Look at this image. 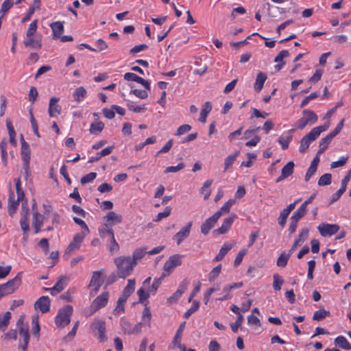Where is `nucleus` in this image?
<instances>
[{
	"label": "nucleus",
	"instance_id": "nucleus-2",
	"mask_svg": "<svg viewBox=\"0 0 351 351\" xmlns=\"http://www.w3.org/2000/svg\"><path fill=\"white\" fill-rule=\"evenodd\" d=\"M317 120L318 117L313 110H304L302 111V117L296 121L294 128L290 130L289 132L291 133L295 130H303L307 125L315 124Z\"/></svg>",
	"mask_w": 351,
	"mask_h": 351
},
{
	"label": "nucleus",
	"instance_id": "nucleus-43",
	"mask_svg": "<svg viewBox=\"0 0 351 351\" xmlns=\"http://www.w3.org/2000/svg\"><path fill=\"white\" fill-rule=\"evenodd\" d=\"M239 154V152H236L234 154L229 155L224 161V171L228 169L234 162Z\"/></svg>",
	"mask_w": 351,
	"mask_h": 351
},
{
	"label": "nucleus",
	"instance_id": "nucleus-13",
	"mask_svg": "<svg viewBox=\"0 0 351 351\" xmlns=\"http://www.w3.org/2000/svg\"><path fill=\"white\" fill-rule=\"evenodd\" d=\"M235 218L236 215L232 214L230 217L224 219L221 227L215 229L213 231V233L216 234H223L226 233L231 227Z\"/></svg>",
	"mask_w": 351,
	"mask_h": 351
},
{
	"label": "nucleus",
	"instance_id": "nucleus-26",
	"mask_svg": "<svg viewBox=\"0 0 351 351\" xmlns=\"http://www.w3.org/2000/svg\"><path fill=\"white\" fill-rule=\"evenodd\" d=\"M108 225L112 226L116 223H119L122 221V216L117 214L114 211L109 212L106 216Z\"/></svg>",
	"mask_w": 351,
	"mask_h": 351
},
{
	"label": "nucleus",
	"instance_id": "nucleus-53",
	"mask_svg": "<svg viewBox=\"0 0 351 351\" xmlns=\"http://www.w3.org/2000/svg\"><path fill=\"white\" fill-rule=\"evenodd\" d=\"M199 306V302L197 300H194L191 307L188 309L184 314V317L188 319L193 313H195Z\"/></svg>",
	"mask_w": 351,
	"mask_h": 351
},
{
	"label": "nucleus",
	"instance_id": "nucleus-23",
	"mask_svg": "<svg viewBox=\"0 0 351 351\" xmlns=\"http://www.w3.org/2000/svg\"><path fill=\"white\" fill-rule=\"evenodd\" d=\"M289 56V52L287 50H282L276 56L274 59V62L278 63L275 66V69L277 71H280L282 66L285 64V62L283 60V59L288 57Z\"/></svg>",
	"mask_w": 351,
	"mask_h": 351
},
{
	"label": "nucleus",
	"instance_id": "nucleus-52",
	"mask_svg": "<svg viewBox=\"0 0 351 351\" xmlns=\"http://www.w3.org/2000/svg\"><path fill=\"white\" fill-rule=\"evenodd\" d=\"M274 282H273V288L275 291H280L281 289V286L284 282V280L280 278V276L278 274H275L273 276Z\"/></svg>",
	"mask_w": 351,
	"mask_h": 351
},
{
	"label": "nucleus",
	"instance_id": "nucleus-12",
	"mask_svg": "<svg viewBox=\"0 0 351 351\" xmlns=\"http://www.w3.org/2000/svg\"><path fill=\"white\" fill-rule=\"evenodd\" d=\"M86 235L84 233H77L74 235L73 240L66 250V253H70L80 247L81 243Z\"/></svg>",
	"mask_w": 351,
	"mask_h": 351
},
{
	"label": "nucleus",
	"instance_id": "nucleus-25",
	"mask_svg": "<svg viewBox=\"0 0 351 351\" xmlns=\"http://www.w3.org/2000/svg\"><path fill=\"white\" fill-rule=\"evenodd\" d=\"M233 245L234 244L232 243H229L228 242L225 243L220 249L219 253L214 258L213 261L217 262L221 261L227 253L232 248Z\"/></svg>",
	"mask_w": 351,
	"mask_h": 351
},
{
	"label": "nucleus",
	"instance_id": "nucleus-56",
	"mask_svg": "<svg viewBox=\"0 0 351 351\" xmlns=\"http://www.w3.org/2000/svg\"><path fill=\"white\" fill-rule=\"evenodd\" d=\"M329 127V123H326L323 125L313 128L311 131L312 133L318 138L322 132L326 131Z\"/></svg>",
	"mask_w": 351,
	"mask_h": 351
},
{
	"label": "nucleus",
	"instance_id": "nucleus-15",
	"mask_svg": "<svg viewBox=\"0 0 351 351\" xmlns=\"http://www.w3.org/2000/svg\"><path fill=\"white\" fill-rule=\"evenodd\" d=\"M317 138L312 133L311 131L306 134L300 141L299 149L300 152L305 153L308 150L311 143Z\"/></svg>",
	"mask_w": 351,
	"mask_h": 351
},
{
	"label": "nucleus",
	"instance_id": "nucleus-29",
	"mask_svg": "<svg viewBox=\"0 0 351 351\" xmlns=\"http://www.w3.org/2000/svg\"><path fill=\"white\" fill-rule=\"evenodd\" d=\"M51 27L53 31V36L56 38H59L64 31L63 23L61 21H57L51 24Z\"/></svg>",
	"mask_w": 351,
	"mask_h": 351
},
{
	"label": "nucleus",
	"instance_id": "nucleus-49",
	"mask_svg": "<svg viewBox=\"0 0 351 351\" xmlns=\"http://www.w3.org/2000/svg\"><path fill=\"white\" fill-rule=\"evenodd\" d=\"M185 324L186 322H184L180 325L179 328H178L176 332L172 343H177V342L181 341L182 332L185 327Z\"/></svg>",
	"mask_w": 351,
	"mask_h": 351
},
{
	"label": "nucleus",
	"instance_id": "nucleus-6",
	"mask_svg": "<svg viewBox=\"0 0 351 351\" xmlns=\"http://www.w3.org/2000/svg\"><path fill=\"white\" fill-rule=\"evenodd\" d=\"M103 275L102 271H93L90 281L88 285V288L92 289L90 295L93 296L99 291L101 286L103 284L101 276Z\"/></svg>",
	"mask_w": 351,
	"mask_h": 351
},
{
	"label": "nucleus",
	"instance_id": "nucleus-21",
	"mask_svg": "<svg viewBox=\"0 0 351 351\" xmlns=\"http://www.w3.org/2000/svg\"><path fill=\"white\" fill-rule=\"evenodd\" d=\"M59 101L58 97H51L49 104V115L52 117L55 114H60L62 108L60 105L57 104Z\"/></svg>",
	"mask_w": 351,
	"mask_h": 351
},
{
	"label": "nucleus",
	"instance_id": "nucleus-19",
	"mask_svg": "<svg viewBox=\"0 0 351 351\" xmlns=\"http://www.w3.org/2000/svg\"><path fill=\"white\" fill-rule=\"evenodd\" d=\"M23 44L26 47H30L32 49H38L42 47V42L41 38L38 36L34 37H27L25 40H23Z\"/></svg>",
	"mask_w": 351,
	"mask_h": 351
},
{
	"label": "nucleus",
	"instance_id": "nucleus-18",
	"mask_svg": "<svg viewBox=\"0 0 351 351\" xmlns=\"http://www.w3.org/2000/svg\"><path fill=\"white\" fill-rule=\"evenodd\" d=\"M294 166L295 165L293 161H289L287 162V165H285L282 169L281 175L277 178L276 182H281L282 180L290 176L293 173Z\"/></svg>",
	"mask_w": 351,
	"mask_h": 351
},
{
	"label": "nucleus",
	"instance_id": "nucleus-17",
	"mask_svg": "<svg viewBox=\"0 0 351 351\" xmlns=\"http://www.w3.org/2000/svg\"><path fill=\"white\" fill-rule=\"evenodd\" d=\"M21 158L23 162V167L27 169L29 166L31 151L28 143H23L21 150Z\"/></svg>",
	"mask_w": 351,
	"mask_h": 351
},
{
	"label": "nucleus",
	"instance_id": "nucleus-5",
	"mask_svg": "<svg viewBox=\"0 0 351 351\" xmlns=\"http://www.w3.org/2000/svg\"><path fill=\"white\" fill-rule=\"evenodd\" d=\"M109 299V293L104 292L101 295H98L91 303L90 307L86 311V313L87 316L92 315L97 311L100 309L101 308L104 307L108 301Z\"/></svg>",
	"mask_w": 351,
	"mask_h": 351
},
{
	"label": "nucleus",
	"instance_id": "nucleus-55",
	"mask_svg": "<svg viewBox=\"0 0 351 351\" xmlns=\"http://www.w3.org/2000/svg\"><path fill=\"white\" fill-rule=\"evenodd\" d=\"M292 135L289 134L286 138L280 136L278 138V143L281 145L282 149H287L289 147V144L292 140Z\"/></svg>",
	"mask_w": 351,
	"mask_h": 351
},
{
	"label": "nucleus",
	"instance_id": "nucleus-37",
	"mask_svg": "<svg viewBox=\"0 0 351 351\" xmlns=\"http://www.w3.org/2000/svg\"><path fill=\"white\" fill-rule=\"evenodd\" d=\"M167 276V274H166V273L163 272L160 277L158 278H155L152 286L149 287V292H150L151 293H153L154 294L156 291L158 290V287H160V284H161V282L162 280L166 277Z\"/></svg>",
	"mask_w": 351,
	"mask_h": 351
},
{
	"label": "nucleus",
	"instance_id": "nucleus-64",
	"mask_svg": "<svg viewBox=\"0 0 351 351\" xmlns=\"http://www.w3.org/2000/svg\"><path fill=\"white\" fill-rule=\"evenodd\" d=\"M343 121L344 120L342 119L338 124L336 126V128L331 132H330L328 136L331 138L332 139L336 136L340 132L341 130H342L343 127Z\"/></svg>",
	"mask_w": 351,
	"mask_h": 351
},
{
	"label": "nucleus",
	"instance_id": "nucleus-36",
	"mask_svg": "<svg viewBox=\"0 0 351 351\" xmlns=\"http://www.w3.org/2000/svg\"><path fill=\"white\" fill-rule=\"evenodd\" d=\"M307 213V208L304 205H301L300 208L293 214L291 217V220H295L299 221L302 217H304Z\"/></svg>",
	"mask_w": 351,
	"mask_h": 351
},
{
	"label": "nucleus",
	"instance_id": "nucleus-4",
	"mask_svg": "<svg viewBox=\"0 0 351 351\" xmlns=\"http://www.w3.org/2000/svg\"><path fill=\"white\" fill-rule=\"evenodd\" d=\"M73 313V307L71 305H66L60 309L56 317L55 322L58 327H64L71 321V316Z\"/></svg>",
	"mask_w": 351,
	"mask_h": 351
},
{
	"label": "nucleus",
	"instance_id": "nucleus-14",
	"mask_svg": "<svg viewBox=\"0 0 351 351\" xmlns=\"http://www.w3.org/2000/svg\"><path fill=\"white\" fill-rule=\"evenodd\" d=\"M50 300L48 296H42L34 304V308L39 309L41 313H45L50 309Z\"/></svg>",
	"mask_w": 351,
	"mask_h": 351
},
{
	"label": "nucleus",
	"instance_id": "nucleus-61",
	"mask_svg": "<svg viewBox=\"0 0 351 351\" xmlns=\"http://www.w3.org/2000/svg\"><path fill=\"white\" fill-rule=\"evenodd\" d=\"M96 176H97L96 173H95V172L89 173L81 178L80 182L82 184H85L86 183L90 182L93 180L95 179Z\"/></svg>",
	"mask_w": 351,
	"mask_h": 351
},
{
	"label": "nucleus",
	"instance_id": "nucleus-28",
	"mask_svg": "<svg viewBox=\"0 0 351 351\" xmlns=\"http://www.w3.org/2000/svg\"><path fill=\"white\" fill-rule=\"evenodd\" d=\"M19 329V334L23 339V345L21 346L24 351L27 350V346L29 340V328L28 326L21 327Z\"/></svg>",
	"mask_w": 351,
	"mask_h": 351
},
{
	"label": "nucleus",
	"instance_id": "nucleus-62",
	"mask_svg": "<svg viewBox=\"0 0 351 351\" xmlns=\"http://www.w3.org/2000/svg\"><path fill=\"white\" fill-rule=\"evenodd\" d=\"M121 329H122L123 332L125 334L129 335L130 330L132 328L131 323L124 319H121Z\"/></svg>",
	"mask_w": 351,
	"mask_h": 351
},
{
	"label": "nucleus",
	"instance_id": "nucleus-63",
	"mask_svg": "<svg viewBox=\"0 0 351 351\" xmlns=\"http://www.w3.org/2000/svg\"><path fill=\"white\" fill-rule=\"evenodd\" d=\"M243 320V317L241 314L237 317L234 323L230 324V327L234 332H237L238 331L239 328L241 326Z\"/></svg>",
	"mask_w": 351,
	"mask_h": 351
},
{
	"label": "nucleus",
	"instance_id": "nucleus-44",
	"mask_svg": "<svg viewBox=\"0 0 351 351\" xmlns=\"http://www.w3.org/2000/svg\"><path fill=\"white\" fill-rule=\"evenodd\" d=\"M301 200V199H298L295 200L293 203L290 204L287 208H284L280 213V216L287 219L290 213L295 208L296 204Z\"/></svg>",
	"mask_w": 351,
	"mask_h": 351
},
{
	"label": "nucleus",
	"instance_id": "nucleus-8",
	"mask_svg": "<svg viewBox=\"0 0 351 351\" xmlns=\"http://www.w3.org/2000/svg\"><path fill=\"white\" fill-rule=\"evenodd\" d=\"M317 229L322 237H331L339 231V226L322 223L319 225Z\"/></svg>",
	"mask_w": 351,
	"mask_h": 351
},
{
	"label": "nucleus",
	"instance_id": "nucleus-10",
	"mask_svg": "<svg viewBox=\"0 0 351 351\" xmlns=\"http://www.w3.org/2000/svg\"><path fill=\"white\" fill-rule=\"evenodd\" d=\"M192 225V221L189 222L173 236V239L176 241L177 245H180L189 236Z\"/></svg>",
	"mask_w": 351,
	"mask_h": 351
},
{
	"label": "nucleus",
	"instance_id": "nucleus-51",
	"mask_svg": "<svg viewBox=\"0 0 351 351\" xmlns=\"http://www.w3.org/2000/svg\"><path fill=\"white\" fill-rule=\"evenodd\" d=\"M221 270V264H219V265L214 267L208 274V280L210 282L214 281V280L219 275Z\"/></svg>",
	"mask_w": 351,
	"mask_h": 351
},
{
	"label": "nucleus",
	"instance_id": "nucleus-48",
	"mask_svg": "<svg viewBox=\"0 0 351 351\" xmlns=\"http://www.w3.org/2000/svg\"><path fill=\"white\" fill-rule=\"evenodd\" d=\"M73 219L75 221V223H76L82 228V231L80 233H84L85 235H87L89 233V228L86 223L82 219L77 217H73Z\"/></svg>",
	"mask_w": 351,
	"mask_h": 351
},
{
	"label": "nucleus",
	"instance_id": "nucleus-16",
	"mask_svg": "<svg viewBox=\"0 0 351 351\" xmlns=\"http://www.w3.org/2000/svg\"><path fill=\"white\" fill-rule=\"evenodd\" d=\"M189 284V282L187 280H183L180 284L178 289L173 294V295H171V297H169L168 298V302H169L170 303L176 302L178 300V299L181 297L182 293L185 292Z\"/></svg>",
	"mask_w": 351,
	"mask_h": 351
},
{
	"label": "nucleus",
	"instance_id": "nucleus-31",
	"mask_svg": "<svg viewBox=\"0 0 351 351\" xmlns=\"http://www.w3.org/2000/svg\"><path fill=\"white\" fill-rule=\"evenodd\" d=\"M212 110V104L210 101H206L202 106V108L200 112V116L199 118V121L201 123H205L206 121V117L208 114Z\"/></svg>",
	"mask_w": 351,
	"mask_h": 351
},
{
	"label": "nucleus",
	"instance_id": "nucleus-3",
	"mask_svg": "<svg viewBox=\"0 0 351 351\" xmlns=\"http://www.w3.org/2000/svg\"><path fill=\"white\" fill-rule=\"evenodd\" d=\"M23 272H19L16 276L5 284L0 285V299L15 291L20 286L22 280Z\"/></svg>",
	"mask_w": 351,
	"mask_h": 351
},
{
	"label": "nucleus",
	"instance_id": "nucleus-50",
	"mask_svg": "<svg viewBox=\"0 0 351 351\" xmlns=\"http://www.w3.org/2000/svg\"><path fill=\"white\" fill-rule=\"evenodd\" d=\"M332 176L330 173H325L318 180L319 186L329 185L331 183Z\"/></svg>",
	"mask_w": 351,
	"mask_h": 351
},
{
	"label": "nucleus",
	"instance_id": "nucleus-46",
	"mask_svg": "<svg viewBox=\"0 0 351 351\" xmlns=\"http://www.w3.org/2000/svg\"><path fill=\"white\" fill-rule=\"evenodd\" d=\"M135 289V280L134 279H129L128 280V285L124 288L123 291V293L130 297V295L134 292Z\"/></svg>",
	"mask_w": 351,
	"mask_h": 351
},
{
	"label": "nucleus",
	"instance_id": "nucleus-35",
	"mask_svg": "<svg viewBox=\"0 0 351 351\" xmlns=\"http://www.w3.org/2000/svg\"><path fill=\"white\" fill-rule=\"evenodd\" d=\"M104 226L105 227L103 229L99 230L101 237L103 239H108L109 240L110 239L114 237V232L111 226H109L108 223H105Z\"/></svg>",
	"mask_w": 351,
	"mask_h": 351
},
{
	"label": "nucleus",
	"instance_id": "nucleus-24",
	"mask_svg": "<svg viewBox=\"0 0 351 351\" xmlns=\"http://www.w3.org/2000/svg\"><path fill=\"white\" fill-rule=\"evenodd\" d=\"M44 217L38 211H35L33 214L32 226L34 228L35 233H38L40 231V227L43 223Z\"/></svg>",
	"mask_w": 351,
	"mask_h": 351
},
{
	"label": "nucleus",
	"instance_id": "nucleus-7",
	"mask_svg": "<svg viewBox=\"0 0 351 351\" xmlns=\"http://www.w3.org/2000/svg\"><path fill=\"white\" fill-rule=\"evenodd\" d=\"M182 257L183 255L178 254L171 256L164 265V272L169 276L175 267L182 265Z\"/></svg>",
	"mask_w": 351,
	"mask_h": 351
},
{
	"label": "nucleus",
	"instance_id": "nucleus-42",
	"mask_svg": "<svg viewBox=\"0 0 351 351\" xmlns=\"http://www.w3.org/2000/svg\"><path fill=\"white\" fill-rule=\"evenodd\" d=\"M14 182H15V185H16V194H17L18 200H21V203L23 202V201L27 200L25 197V193L21 189L20 179L16 178V179H14Z\"/></svg>",
	"mask_w": 351,
	"mask_h": 351
},
{
	"label": "nucleus",
	"instance_id": "nucleus-45",
	"mask_svg": "<svg viewBox=\"0 0 351 351\" xmlns=\"http://www.w3.org/2000/svg\"><path fill=\"white\" fill-rule=\"evenodd\" d=\"M29 210L27 200L23 201L21 203V219L29 220Z\"/></svg>",
	"mask_w": 351,
	"mask_h": 351
},
{
	"label": "nucleus",
	"instance_id": "nucleus-57",
	"mask_svg": "<svg viewBox=\"0 0 351 351\" xmlns=\"http://www.w3.org/2000/svg\"><path fill=\"white\" fill-rule=\"evenodd\" d=\"M38 20L33 21L30 24L26 32V37H31L34 35L37 30Z\"/></svg>",
	"mask_w": 351,
	"mask_h": 351
},
{
	"label": "nucleus",
	"instance_id": "nucleus-59",
	"mask_svg": "<svg viewBox=\"0 0 351 351\" xmlns=\"http://www.w3.org/2000/svg\"><path fill=\"white\" fill-rule=\"evenodd\" d=\"M184 167H185V165L183 162H180L176 166L167 167L165 170V173H176V172H178V171L183 169Z\"/></svg>",
	"mask_w": 351,
	"mask_h": 351
},
{
	"label": "nucleus",
	"instance_id": "nucleus-20",
	"mask_svg": "<svg viewBox=\"0 0 351 351\" xmlns=\"http://www.w3.org/2000/svg\"><path fill=\"white\" fill-rule=\"evenodd\" d=\"M92 326L98 330V339L101 342H104L107 337L106 336V323L104 321H98L93 324Z\"/></svg>",
	"mask_w": 351,
	"mask_h": 351
},
{
	"label": "nucleus",
	"instance_id": "nucleus-32",
	"mask_svg": "<svg viewBox=\"0 0 351 351\" xmlns=\"http://www.w3.org/2000/svg\"><path fill=\"white\" fill-rule=\"evenodd\" d=\"M334 343L336 346L343 350H351V343L348 342L343 336H338L335 339Z\"/></svg>",
	"mask_w": 351,
	"mask_h": 351
},
{
	"label": "nucleus",
	"instance_id": "nucleus-11",
	"mask_svg": "<svg viewBox=\"0 0 351 351\" xmlns=\"http://www.w3.org/2000/svg\"><path fill=\"white\" fill-rule=\"evenodd\" d=\"M68 278L65 276L59 277L56 285L51 288H45V290L50 291L52 295H55L64 289L67 285Z\"/></svg>",
	"mask_w": 351,
	"mask_h": 351
},
{
	"label": "nucleus",
	"instance_id": "nucleus-22",
	"mask_svg": "<svg viewBox=\"0 0 351 351\" xmlns=\"http://www.w3.org/2000/svg\"><path fill=\"white\" fill-rule=\"evenodd\" d=\"M19 202H21V200H18V199L15 200L13 192L10 191L8 198V210L11 217H13L14 215L15 214L17 207L19 204Z\"/></svg>",
	"mask_w": 351,
	"mask_h": 351
},
{
	"label": "nucleus",
	"instance_id": "nucleus-9",
	"mask_svg": "<svg viewBox=\"0 0 351 351\" xmlns=\"http://www.w3.org/2000/svg\"><path fill=\"white\" fill-rule=\"evenodd\" d=\"M219 218L220 213H215L213 216L206 219V221L201 225V232L204 235H207L209 231L215 226Z\"/></svg>",
	"mask_w": 351,
	"mask_h": 351
},
{
	"label": "nucleus",
	"instance_id": "nucleus-47",
	"mask_svg": "<svg viewBox=\"0 0 351 351\" xmlns=\"http://www.w3.org/2000/svg\"><path fill=\"white\" fill-rule=\"evenodd\" d=\"M104 128V124L101 121L92 123L90 127V132L91 134H97L101 132Z\"/></svg>",
	"mask_w": 351,
	"mask_h": 351
},
{
	"label": "nucleus",
	"instance_id": "nucleus-34",
	"mask_svg": "<svg viewBox=\"0 0 351 351\" xmlns=\"http://www.w3.org/2000/svg\"><path fill=\"white\" fill-rule=\"evenodd\" d=\"M87 95V91L83 86L77 88L73 93V97L77 102L82 101Z\"/></svg>",
	"mask_w": 351,
	"mask_h": 351
},
{
	"label": "nucleus",
	"instance_id": "nucleus-38",
	"mask_svg": "<svg viewBox=\"0 0 351 351\" xmlns=\"http://www.w3.org/2000/svg\"><path fill=\"white\" fill-rule=\"evenodd\" d=\"M332 138H330L328 135L323 138L320 142L319 145V149L317 151V155H320L323 154L326 149L328 148V145L330 143Z\"/></svg>",
	"mask_w": 351,
	"mask_h": 351
},
{
	"label": "nucleus",
	"instance_id": "nucleus-40",
	"mask_svg": "<svg viewBox=\"0 0 351 351\" xmlns=\"http://www.w3.org/2000/svg\"><path fill=\"white\" fill-rule=\"evenodd\" d=\"M291 256V254H286L285 252H282L277 259L276 265L280 267H285L288 263Z\"/></svg>",
	"mask_w": 351,
	"mask_h": 351
},
{
	"label": "nucleus",
	"instance_id": "nucleus-33",
	"mask_svg": "<svg viewBox=\"0 0 351 351\" xmlns=\"http://www.w3.org/2000/svg\"><path fill=\"white\" fill-rule=\"evenodd\" d=\"M147 247H139L136 248L134 250L132 253V260L136 263V265H137V262L141 260L145 254H147Z\"/></svg>",
	"mask_w": 351,
	"mask_h": 351
},
{
	"label": "nucleus",
	"instance_id": "nucleus-58",
	"mask_svg": "<svg viewBox=\"0 0 351 351\" xmlns=\"http://www.w3.org/2000/svg\"><path fill=\"white\" fill-rule=\"evenodd\" d=\"M150 293H151L149 292V291L146 292L144 288H140L137 291V295L139 297V302L143 303L145 301H146L149 297Z\"/></svg>",
	"mask_w": 351,
	"mask_h": 351
},
{
	"label": "nucleus",
	"instance_id": "nucleus-1",
	"mask_svg": "<svg viewBox=\"0 0 351 351\" xmlns=\"http://www.w3.org/2000/svg\"><path fill=\"white\" fill-rule=\"evenodd\" d=\"M117 268V275L119 278H125L130 276L136 266L130 256H119L114 259Z\"/></svg>",
	"mask_w": 351,
	"mask_h": 351
},
{
	"label": "nucleus",
	"instance_id": "nucleus-27",
	"mask_svg": "<svg viewBox=\"0 0 351 351\" xmlns=\"http://www.w3.org/2000/svg\"><path fill=\"white\" fill-rule=\"evenodd\" d=\"M114 146H109L103 149L101 152H97L95 156L90 157L88 160L89 163H93L100 160L103 156H106L112 153Z\"/></svg>",
	"mask_w": 351,
	"mask_h": 351
},
{
	"label": "nucleus",
	"instance_id": "nucleus-30",
	"mask_svg": "<svg viewBox=\"0 0 351 351\" xmlns=\"http://www.w3.org/2000/svg\"><path fill=\"white\" fill-rule=\"evenodd\" d=\"M267 80V75L265 73L263 72H260L257 74L255 84H254V90L256 92H260L264 85L265 82Z\"/></svg>",
	"mask_w": 351,
	"mask_h": 351
},
{
	"label": "nucleus",
	"instance_id": "nucleus-39",
	"mask_svg": "<svg viewBox=\"0 0 351 351\" xmlns=\"http://www.w3.org/2000/svg\"><path fill=\"white\" fill-rule=\"evenodd\" d=\"M11 318V313L5 312L3 315H0V330L4 331L7 328L9 321Z\"/></svg>",
	"mask_w": 351,
	"mask_h": 351
},
{
	"label": "nucleus",
	"instance_id": "nucleus-41",
	"mask_svg": "<svg viewBox=\"0 0 351 351\" xmlns=\"http://www.w3.org/2000/svg\"><path fill=\"white\" fill-rule=\"evenodd\" d=\"M329 315L330 312L328 311H326L324 308H319L314 313L313 319L315 321H322Z\"/></svg>",
	"mask_w": 351,
	"mask_h": 351
},
{
	"label": "nucleus",
	"instance_id": "nucleus-54",
	"mask_svg": "<svg viewBox=\"0 0 351 351\" xmlns=\"http://www.w3.org/2000/svg\"><path fill=\"white\" fill-rule=\"evenodd\" d=\"M309 229L308 228H304L300 231L298 237L295 239L298 241L299 243H303L306 241L308 237Z\"/></svg>",
	"mask_w": 351,
	"mask_h": 351
},
{
	"label": "nucleus",
	"instance_id": "nucleus-60",
	"mask_svg": "<svg viewBox=\"0 0 351 351\" xmlns=\"http://www.w3.org/2000/svg\"><path fill=\"white\" fill-rule=\"evenodd\" d=\"M171 208L170 206H167L163 212H160L157 215L156 219L154 221L156 222L161 221L163 218L169 217L171 214Z\"/></svg>",
	"mask_w": 351,
	"mask_h": 351
}]
</instances>
